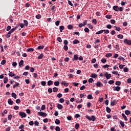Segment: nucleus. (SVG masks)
Segmentation results:
<instances>
[{
  "mask_svg": "<svg viewBox=\"0 0 131 131\" xmlns=\"http://www.w3.org/2000/svg\"><path fill=\"white\" fill-rule=\"evenodd\" d=\"M87 98L89 100H92V99H93V96H92V95H88Z\"/></svg>",
  "mask_w": 131,
  "mask_h": 131,
  "instance_id": "33",
  "label": "nucleus"
},
{
  "mask_svg": "<svg viewBox=\"0 0 131 131\" xmlns=\"http://www.w3.org/2000/svg\"><path fill=\"white\" fill-rule=\"evenodd\" d=\"M53 91L54 93H57L58 92V88L54 87L53 88Z\"/></svg>",
  "mask_w": 131,
  "mask_h": 131,
  "instance_id": "37",
  "label": "nucleus"
},
{
  "mask_svg": "<svg viewBox=\"0 0 131 131\" xmlns=\"http://www.w3.org/2000/svg\"><path fill=\"white\" fill-rule=\"evenodd\" d=\"M86 118L88 119V120H92V121H95V120H96V117L95 116H92L91 117H90L87 115L86 116Z\"/></svg>",
  "mask_w": 131,
  "mask_h": 131,
  "instance_id": "1",
  "label": "nucleus"
},
{
  "mask_svg": "<svg viewBox=\"0 0 131 131\" xmlns=\"http://www.w3.org/2000/svg\"><path fill=\"white\" fill-rule=\"evenodd\" d=\"M8 75L9 76H11V77H13V76H15V74L13 73V72L9 71V73L8 74Z\"/></svg>",
  "mask_w": 131,
  "mask_h": 131,
  "instance_id": "17",
  "label": "nucleus"
},
{
  "mask_svg": "<svg viewBox=\"0 0 131 131\" xmlns=\"http://www.w3.org/2000/svg\"><path fill=\"white\" fill-rule=\"evenodd\" d=\"M42 58H43V54H41L38 56V59H42Z\"/></svg>",
  "mask_w": 131,
  "mask_h": 131,
  "instance_id": "29",
  "label": "nucleus"
},
{
  "mask_svg": "<svg viewBox=\"0 0 131 131\" xmlns=\"http://www.w3.org/2000/svg\"><path fill=\"white\" fill-rule=\"evenodd\" d=\"M79 42H80L79 40L77 39H75L73 41V43H74V45H77V43H79Z\"/></svg>",
  "mask_w": 131,
  "mask_h": 131,
  "instance_id": "9",
  "label": "nucleus"
},
{
  "mask_svg": "<svg viewBox=\"0 0 131 131\" xmlns=\"http://www.w3.org/2000/svg\"><path fill=\"white\" fill-rule=\"evenodd\" d=\"M79 127V124L78 123L76 124L75 125V128L77 129Z\"/></svg>",
  "mask_w": 131,
  "mask_h": 131,
  "instance_id": "60",
  "label": "nucleus"
},
{
  "mask_svg": "<svg viewBox=\"0 0 131 131\" xmlns=\"http://www.w3.org/2000/svg\"><path fill=\"white\" fill-rule=\"evenodd\" d=\"M117 37L118 38H120V39H122V38H123V35H121V34H119L117 35Z\"/></svg>",
  "mask_w": 131,
  "mask_h": 131,
  "instance_id": "32",
  "label": "nucleus"
},
{
  "mask_svg": "<svg viewBox=\"0 0 131 131\" xmlns=\"http://www.w3.org/2000/svg\"><path fill=\"white\" fill-rule=\"evenodd\" d=\"M106 28H108V29H111V28H112V26H111V25H107L106 26Z\"/></svg>",
  "mask_w": 131,
  "mask_h": 131,
  "instance_id": "48",
  "label": "nucleus"
},
{
  "mask_svg": "<svg viewBox=\"0 0 131 131\" xmlns=\"http://www.w3.org/2000/svg\"><path fill=\"white\" fill-rule=\"evenodd\" d=\"M33 51H34V49H33V48H28L27 49L28 52H33Z\"/></svg>",
  "mask_w": 131,
  "mask_h": 131,
  "instance_id": "39",
  "label": "nucleus"
},
{
  "mask_svg": "<svg viewBox=\"0 0 131 131\" xmlns=\"http://www.w3.org/2000/svg\"><path fill=\"white\" fill-rule=\"evenodd\" d=\"M97 76H98V75H97V74H91V77H92L93 78H96V77H97Z\"/></svg>",
  "mask_w": 131,
  "mask_h": 131,
  "instance_id": "23",
  "label": "nucleus"
},
{
  "mask_svg": "<svg viewBox=\"0 0 131 131\" xmlns=\"http://www.w3.org/2000/svg\"><path fill=\"white\" fill-rule=\"evenodd\" d=\"M106 112H107V113H110V112H111V109L110 108H109V107H108V106L106 107Z\"/></svg>",
  "mask_w": 131,
  "mask_h": 131,
  "instance_id": "19",
  "label": "nucleus"
},
{
  "mask_svg": "<svg viewBox=\"0 0 131 131\" xmlns=\"http://www.w3.org/2000/svg\"><path fill=\"white\" fill-rule=\"evenodd\" d=\"M19 115H20L21 116V118H23V117H26V114L24 112H19Z\"/></svg>",
  "mask_w": 131,
  "mask_h": 131,
  "instance_id": "4",
  "label": "nucleus"
},
{
  "mask_svg": "<svg viewBox=\"0 0 131 131\" xmlns=\"http://www.w3.org/2000/svg\"><path fill=\"white\" fill-rule=\"evenodd\" d=\"M116 85H120L121 84V83L119 81H117L116 82Z\"/></svg>",
  "mask_w": 131,
  "mask_h": 131,
  "instance_id": "49",
  "label": "nucleus"
},
{
  "mask_svg": "<svg viewBox=\"0 0 131 131\" xmlns=\"http://www.w3.org/2000/svg\"><path fill=\"white\" fill-rule=\"evenodd\" d=\"M61 84H63L64 86H68V85H69V83L66 82L65 81H62Z\"/></svg>",
  "mask_w": 131,
  "mask_h": 131,
  "instance_id": "7",
  "label": "nucleus"
},
{
  "mask_svg": "<svg viewBox=\"0 0 131 131\" xmlns=\"http://www.w3.org/2000/svg\"><path fill=\"white\" fill-rule=\"evenodd\" d=\"M17 65V63H16V62H12V66L13 67H16V66Z\"/></svg>",
  "mask_w": 131,
  "mask_h": 131,
  "instance_id": "62",
  "label": "nucleus"
},
{
  "mask_svg": "<svg viewBox=\"0 0 131 131\" xmlns=\"http://www.w3.org/2000/svg\"><path fill=\"white\" fill-rule=\"evenodd\" d=\"M59 84H60V83L59 82V81L54 82V85H55V86H58Z\"/></svg>",
  "mask_w": 131,
  "mask_h": 131,
  "instance_id": "38",
  "label": "nucleus"
},
{
  "mask_svg": "<svg viewBox=\"0 0 131 131\" xmlns=\"http://www.w3.org/2000/svg\"><path fill=\"white\" fill-rule=\"evenodd\" d=\"M8 103L9 105H12V104H13L14 102L13 101V100H12V99H8Z\"/></svg>",
  "mask_w": 131,
  "mask_h": 131,
  "instance_id": "10",
  "label": "nucleus"
},
{
  "mask_svg": "<svg viewBox=\"0 0 131 131\" xmlns=\"http://www.w3.org/2000/svg\"><path fill=\"white\" fill-rule=\"evenodd\" d=\"M38 115L42 117H47V113L43 112H38Z\"/></svg>",
  "mask_w": 131,
  "mask_h": 131,
  "instance_id": "2",
  "label": "nucleus"
},
{
  "mask_svg": "<svg viewBox=\"0 0 131 131\" xmlns=\"http://www.w3.org/2000/svg\"><path fill=\"white\" fill-rule=\"evenodd\" d=\"M120 124H121L122 127H124V122L122 121H120Z\"/></svg>",
  "mask_w": 131,
  "mask_h": 131,
  "instance_id": "31",
  "label": "nucleus"
},
{
  "mask_svg": "<svg viewBox=\"0 0 131 131\" xmlns=\"http://www.w3.org/2000/svg\"><path fill=\"white\" fill-rule=\"evenodd\" d=\"M125 114H126V115H129V114H130V111L128 110H126L125 111Z\"/></svg>",
  "mask_w": 131,
  "mask_h": 131,
  "instance_id": "21",
  "label": "nucleus"
},
{
  "mask_svg": "<svg viewBox=\"0 0 131 131\" xmlns=\"http://www.w3.org/2000/svg\"><path fill=\"white\" fill-rule=\"evenodd\" d=\"M104 32L103 30H100L96 33V34H101V33H103Z\"/></svg>",
  "mask_w": 131,
  "mask_h": 131,
  "instance_id": "34",
  "label": "nucleus"
},
{
  "mask_svg": "<svg viewBox=\"0 0 131 131\" xmlns=\"http://www.w3.org/2000/svg\"><path fill=\"white\" fill-rule=\"evenodd\" d=\"M95 84L97 86H98V88H101V86H103V84H102L101 82H97L96 83H95Z\"/></svg>",
  "mask_w": 131,
  "mask_h": 131,
  "instance_id": "5",
  "label": "nucleus"
},
{
  "mask_svg": "<svg viewBox=\"0 0 131 131\" xmlns=\"http://www.w3.org/2000/svg\"><path fill=\"white\" fill-rule=\"evenodd\" d=\"M105 57L106 58H110V57H112V53H107L106 54Z\"/></svg>",
  "mask_w": 131,
  "mask_h": 131,
  "instance_id": "16",
  "label": "nucleus"
},
{
  "mask_svg": "<svg viewBox=\"0 0 131 131\" xmlns=\"http://www.w3.org/2000/svg\"><path fill=\"white\" fill-rule=\"evenodd\" d=\"M87 26L89 28H90V29H93V26H92V25L88 24Z\"/></svg>",
  "mask_w": 131,
  "mask_h": 131,
  "instance_id": "44",
  "label": "nucleus"
},
{
  "mask_svg": "<svg viewBox=\"0 0 131 131\" xmlns=\"http://www.w3.org/2000/svg\"><path fill=\"white\" fill-rule=\"evenodd\" d=\"M123 70H124V72H128V68H124L123 69Z\"/></svg>",
  "mask_w": 131,
  "mask_h": 131,
  "instance_id": "52",
  "label": "nucleus"
},
{
  "mask_svg": "<svg viewBox=\"0 0 131 131\" xmlns=\"http://www.w3.org/2000/svg\"><path fill=\"white\" fill-rule=\"evenodd\" d=\"M112 16L110 15H106V18L107 19H111Z\"/></svg>",
  "mask_w": 131,
  "mask_h": 131,
  "instance_id": "50",
  "label": "nucleus"
},
{
  "mask_svg": "<svg viewBox=\"0 0 131 131\" xmlns=\"http://www.w3.org/2000/svg\"><path fill=\"white\" fill-rule=\"evenodd\" d=\"M114 91H117V92H119L120 91V86H116V87H114Z\"/></svg>",
  "mask_w": 131,
  "mask_h": 131,
  "instance_id": "6",
  "label": "nucleus"
},
{
  "mask_svg": "<svg viewBox=\"0 0 131 131\" xmlns=\"http://www.w3.org/2000/svg\"><path fill=\"white\" fill-rule=\"evenodd\" d=\"M8 120H11V119H12V115H8Z\"/></svg>",
  "mask_w": 131,
  "mask_h": 131,
  "instance_id": "55",
  "label": "nucleus"
},
{
  "mask_svg": "<svg viewBox=\"0 0 131 131\" xmlns=\"http://www.w3.org/2000/svg\"><path fill=\"white\" fill-rule=\"evenodd\" d=\"M84 31H85V32H87L88 33H89V32H90V29H89V28H85L84 30Z\"/></svg>",
  "mask_w": 131,
  "mask_h": 131,
  "instance_id": "42",
  "label": "nucleus"
},
{
  "mask_svg": "<svg viewBox=\"0 0 131 131\" xmlns=\"http://www.w3.org/2000/svg\"><path fill=\"white\" fill-rule=\"evenodd\" d=\"M23 63H24V61H23V60H20V61L19 62V67H21V66L23 65Z\"/></svg>",
  "mask_w": 131,
  "mask_h": 131,
  "instance_id": "27",
  "label": "nucleus"
},
{
  "mask_svg": "<svg viewBox=\"0 0 131 131\" xmlns=\"http://www.w3.org/2000/svg\"><path fill=\"white\" fill-rule=\"evenodd\" d=\"M16 29H17V28H16V27H15V28H13V29H12L9 31V32H10V33H13V32H14V31H15V30H16Z\"/></svg>",
  "mask_w": 131,
  "mask_h": 131,
  "instance_id": "30",
  "label": "nucleus"
},
{
  "mask_svg": "<svg viewBox=\"0 0 131 131\" xmlns=\"http://www.w3.org/2000/svg\"><path fill=\"white\" fill-rule=\"evenodd\" d=\"M42 49H43V46H40L37 48L38 50H42Z\"/></svg>",
  "mask_w": 131,
  "mask_h": 131,
  "instance_id": "46",
  "label": "nucleus"
},
{
  "mask_svg": "<svg viewBox=\"0 0 131 131\" xmlns=\"http://www.w3.org/2000/svg\"><path fill=\"white\" fill-rule=\"evenodd\" d=\"M57 108L59 110L62 109L63 106L60 104H58L57 105Z\"/></svg>",
  "mask_w": 131,
  "mask_h": 131,
  "instance_id": "24",
  "label": "nucleus"
},
{
  "mask_svg": "<svg viewBox=\"0 0 131 131\" xmlns=\"http://www.w3.org/2000/svg\"><path fill=\"white\" fill-rule=\"evenodd\" d=\"M114 28H115V30H116L117 31H120V30H121V29L119 27H117L116 26H115Z\"/></svg>",
  "mask_w": 131,
  "mask_h": 131,
  "instance_id": "14",
  "label": "nucleus"
},
{
  "mask_svg": "<svg viewBox=\"0 0 131 131\" xmlns=\"http://www.w3.org/2000/svg\"><path fill=\"white\" fill-rule=\"evenodd\" d=\"M108 83L110 84H113V83H114V80H110Z\"/></svg>",
  "mask_w": 131,
  "mask_h": 131,
  "instance_id": "53",
  "label": "nucleus"
},
{
  "mask_svg": "<svg viewBox=\"0 0 131 131\" xmlns=\"http://www.w3.org/2000/svg\"><path fill=\"white\" fill-rule=\"evenodd\" d=\"M115 103H116V100L112 101L111 102V106H114V105H115Z\"/></svg>",
  "mask_w": 131,
  "mask_h": 131,
  "instance_id": "20",
  "label": "nucleus"
},
{
  "mask_svg": "<svg viewBox=\"0 0 131 131\" xmlns=\"http://www.w3.org/2000/svg\"><path fill=\"white\" fill-rule=\"evenodd\" d=\"M68 29H72V28H73V27L72 26V25H69V26H68Z\"/></svg>",
  "mask_w": 131,
  "mask_h": 131,
  "instance_id": "51",
  "label": "nucleus"
},
{
  "mask_svg": "<svg viewBox=\"0 0 131 131\" xmlns=\"http://www.w3.org/2000/svg\"><path fill=\"white\" fill-rule=\"evenodd\" d=\"M57 40H58V41H59V42H62V39H61V37H58V38H57Z\"/></svg>",
  "mask_w": 131,
  "mask_h": 131,
  "instance_id": "63",
  "label": "nucleus"
},
{
  "mask_svg": "<svg viewBox=\"0 0 131 131\" xmlns=\"http://www.w3.org/2000/svg\"><path fill=\"white\" fill-rule=\"evenodd\" d=\"M55 130H56V131H60V127L56 126V128H55Z\"/></svg>",
  "mask_w": 131,
  "mask_h": 131,
  "instance_id": "58",
  "label": "nucleus"
},
{
  "mask_svg": "<svg viewBox=\"0 0 131 131\" xmlns=\"http://www.w3.org/2000/svg\"><path fill=\"white\" fill-rule=\"evenodd\" d=\"M92 23H94V24L96 25V24H97V19H93Z\"/></svg>",
  "mask_w": 131,
  "mask_h": 131,
  "instance_id": "47",
  "label": "nucleus"
},
{
  "mask_svg": "<svg viewBox=\"0 0 131 131\" xmlns=\"http://www.w3.org/2000/svg\"><path fill=\"white\" fill-rule=\"evenodd\" d=\"M24 26H28V21L26 20H24Z\"/></svg>",
  "mask_w": 131,
  "mask_h": 131,
  "instance_id": "26",
  "label": "nucleus"
},
{
  "mask_svg": "<svg viewBox=\"0 0 131 131\" xmlns=\"http://www.w3.org/2000/svg\"><path fill=\"white\" fill-rule=\"evenodd\" d=\"M9 80V79H8V77H5L4 79V83H7V82H8V81Z\"/></svg>",
  "mask_w": 131,
  "mask_h": 131,
  "instance_id": "22",
  "label": "nucleus"
},
{
  "mask_svg": "<svg viewBox=\"0 0 131 131\" xmlns=\"http://www.w3.org/2000/svg\"><path fill=\"white\" fill-rule=\"evenodd\" d=\"M64 99H63V98H60V99H59V102H60V103H64Z\"/></svg>",
  "mask_w": 131,
  "mask_h": 131,
  "instance_id": "59",
  "label": "nucleus"
},
{
  "mask_svg": "<svg viewBox=\"0 0 131 131\" xmlns=\"http://www.w3.org/2000/svg\"><path fill=\"white\" fill-rule=\"evenodd\" d=\"M105 77H106V79H110V78H111V74H108V75H106Z\"/></svg>",
  "mask_w": 131,
  "mask_h": 131,
  "instance_id": "36",
  "label": "nucleus"
},
{
  "mask_svg": "<svg viewBox=\"0 0 131 131\" xmlns=\"http://www.w3.org/2000/svg\"><path fill=\"white\" fill-rule=\"evenodd\" d=\"M11 96L12 98H14V99H17V95H16L15 93H12L11 94Z\"/></svg>",
  "mask_w": 131,
  "mask_h": 131,
  "instance_id": "11",
  "label": "nucleus"
},
{
  "mask_svg": "<svg viewBox=\"0 0 131 131\" xmlns=\"http://www.w3.org/2000/svg\"><path fill=\"white\" fill-rule=\"evenodd\" d=\"M104 33H106V34H108V33H109L110 31H108V30H103Z\"/></svg>",
  "mask_w": 131,
  "mask_h": 131,
  "instance_id": "61",
  "label": "nucleus"
},
{
  "mask_svg": "<svg viewBox=\"0 0 131 131\" xmlns=\"http://www.w3.org/2000/svg\"><path fill=\"white\" fill-rule=\"evenodd\" d=\"M37 19H40L41 18V15L40 14H38L36 16Z\"/></svg>",
  "mask_w": 131,
  "mask_h": 131,
  "instance_id": "45",
  "label": "nucleus"
},
{
  "mask_svg": "<svg viewBox=\"0 0 131 131\" xmlns=\"http://www.w3.org/2000/svg\"><path fill=\"white\" fill-rule=\"evenodd\" d=\"M127 82H128V83H131V79L129 78L127 80Z\"/></svg>",
  "mask_w": 131,
  "mask_h": 131,
  "instance_id": "64",
  "label": "nucleus"
},
{
  "mask_svg": "<svg viewBox=\"0 0 131 131\" xmlns=\"http://www.w3.org/2000/svg\"><path fill=\"white\" fill-rule=\"evenodd\" d=\"M124 43H127V45H128V46L131 45V40H127V39H125L124 40Z\"/></svg>",
  "mask_w": 131,
  "mask_h": 131,
  "instance_id": "3",
  "label": "nucleus"
},
{
  "mask_svg": "<svg viewBox=\"0 0 131 131\" xmlns=\"http://www.w3.org/2000/svg\"><path fill=\"white\" fill-rule=\"evenodd\" d=\"M63 50H64V51H68V46H67V45H64L63 47Z\"/></svg>",
  "mask_w": 131,
  "mask_h": 131,
  "instance_id": "40",
  "label": "nucleus"
},
{
  "mask_svg": "<svg viewBox=\"0 0 131 131\" xmlns=\"http://www.w3.org/2000/svg\"><path fill=\"white\" fill-rule=\"evenodd\" d=\"M56 124H60V120L59 119L55 120Z\"/></svg>",
  "mask_w": 131,
  "mask_h": 131,
  "instance_id": "43",
  "label": "nucleus"
},
{
  "mask_svg": "<svg viewBox=\"0 0 131 131\" xmlns=\"http://www.w3.org/2000/svg\"><path fill=\"white\" fill-rule=\"evenodd\" d=\"M43 122H45V123L48 122V121H49V119L48 118H45L43 120Z\"/></svg>",
  "mask_w": 131,
  "mask_h": 131,
  "instance_id": "54",
  "label": "nucleus"
},
{
  "mask_svg": "<svg viewBox=\"0 0 131 131\" xmlns=\"http://www.w3.org/2000/svg\"><path fill=\"white\" fill-rule=\"evenodd\" d=\"M20 84H19V83L18 82H15V84H14L13 86V88L14 89H15V88H16V86H19Z\"/></svg>",
  "mask_w": 131,
  "mask_h": 131,
  "instance_id": "25",
  "label": "nucleus"
},
{
  "mask_svg": "<svg viewBox=\"0 0 131 131\" xmlns=\"http://www.w3.org/2000/svg\"><path fill=\"white\" fill-rule=\"evenodd\" d=\"M122 116L123 117L125 121H127V118L126 117V116H125V115L124 113L122 114Z\"/></svg>",
  "mask_w": 131,
  "mask_h": 131,
  "instance_id": "12",
  "label": "nucleus"
},
{
  "mask_svg": "<svg viewBox=\"0 0 131 131\" xmlns=\"http://www.w3.org/2000/svg\"><path fill=\"white\" fill-rule=\"evenodd\" d=\"M60 32H63V30H64V26H60L59 27Z\"/></svg>",
  "mask_w": 131,
  "mask_h": 131,
  "instance_id": "15",
  "label": "nucleus"
},
{
  "mask_svg": "<svg viewBox=\"0 0 131 131\" xmlns=\"http://www.w3.org/2000/svg\"><path fill=\"white\" fill-rule=\"evenodd\" d=\"M119 60H122L123 61V62H124V61H125V59H124V58L122 56H120L119 57Z\"/></svg>",
  "mask_w": 131,
  "mask_h": 131,
  "instance_id": "35",
  "label": "nucleus"
},
{
  "mask_svg": "<svg viewBox=\"0 0 131 131\" xmlns=\"http://www.w3.org/2000/svg\"><path fill=\"white\" fill-rule=\"evenodd\" d=\"M113 10L114 11H116L117 12H118V6H115L113 7Z\"/></svg>",
  "mask_w": 131,
  "mask_h": 131,
  "instance_id": "13",
  "label": "nucleus"
},
{
  "mask_svg": "<svg viewBox=\"0 0 131 131\" xmlns=\"http://www.w3.org/2000/svg\"><path fill=\"white\" fill-rule=\"evenodd\" d=\"M72 60L73 61H76L77 60H78V56H77V55H74V58H73Z\"/></svg>",
  "mask_w": 131,
  "mask_h": 131,
  "instance_id": "8",
  "label": "nucleus"
},
{
  "mask_svg": "<svg viewBox=\"0 0 131 131\" xmlns=\"http://www.w3.org/2000/svg\"><path fill=\"white\" fill-rule=\"evenodd\" d=\"M2 65H5L6 64V60H3L1 62Z\"/></svg>",
  "mask_w": 131,
  "mask_h": 131,
  "instance_id": "57",
  "label": "nucleus"
},
{
  "mask_svg": "<svg viewBox=\"0 0 131 131\" xmlns=\"http://www.w3.org/2000/svg\"><path fill=\"white\" fill-rule=\"evenodd\" d=\"M59 24H60V21L57 20L55 22V25L56 26H59Z\"/></svg>",
  "mask_w": 131,
  "mask_h": 131,
  "instance_id": "56",
  "label": "nucleus"
},
{
  "mask_svg": "<svg viewBox=\"0 0 131 131\" xmlns=\"http://www.w3.org/2000/svg\"><path fill=\"white\" fill-rule=\"evenodd\" d=\"M41 85H43V86H45V85H46V84H47V82H46V81H41Z\"/></svg>",
  "mask_w": 131,
  "mask_h": 131,
  "instance_id": "41",
  "label": "nucleus"
},
{
  "mask_svg": "<svg viewBox=\"0 0 131 131\" xmlns=\"http://www.w3.org/2000/svg\"><path fill=\"white\" fill-rule=\"evenodd\" d=\"M11 34H12V33H10V32H9L7 34V35H6V37H7V38H9V37H10Z\"/></svg>",
  "mask_w": 131,
  "mask_h": 131,
  "instance_id": "18",
  "label": "nucleus"
},
{
  "mask_svg": "<svg viewBox=\"0 0 131 131\" xmlns=\"http://www.w3.org/2000/svg\"><path fill=\"white\" fill-rule=\"evenodd\" d=\"M47 84L48 85H52V84H53V81L52 80L48 81Z\"/></svg>",
  "mask_w": 131,
  "mask_h": 131,
  "instance_id": "28",
  "label": "nucleus"
}]
</instances>
